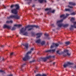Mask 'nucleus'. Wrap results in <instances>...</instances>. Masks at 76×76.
<instances>
[{
	"label": "nucleus",
	"mask_w": 76,
	"mask_h": 76,
	"mask_svg": "<svg viewBox=\"0 0 76 76\" xmlns=\"http://www.w3.org/2000/svg\"><path fill=\"white\" fill-rule=\"evenodd\" d=\"M60 44H61V45H62V44H63V43H62V42H61V43H60Z\"/></svg>",
	"instance_id": "59"
},
{
	"label": "nucleus",
	"mask_w": 76,
	"mask_h": 76,
	"mask_svg": "<svg viewBox=\"0 0 76 76\" xmlns=\"http://www.w3.org/2000/svg\"><path fill=\"white\" fill-rule=\"evenodd\" d=\"M73 63H71L70 62H68L66 64H64L63 65V66L64 68H66L67 66H68L69 65H72L73 64Z\"/></svg>",
	"instance_id": "6"
},
{
	"label": "nucleus",
	"mask_w": 76,
	"mask_h": 76,
	"mask_svg": "<svg viewBox=\"0 0 76 76\" xmlns=\"http://www.w3.org/2000/svg\"><path fill=\"white\" fill-rule=\"evenodd\" d=\"M4 58H2V61H4Z\"/></svg>",
	"instance_id": "58"
},
{
	"label": "nucleus",
	"mask_w": 76,
	"mask_h": 76,
	"mask_svg": "<svg viewBox=\"0 0 76 76\" xmlns=\"http://www.w3.org/2000/svg\"><path fill=\"white\" fill-rule=\"evenodd\" d=\"M51 56V57L50 58H51V57H53V58H54V57H55V56Z\"/></svg>",
	"instance_id": "47"
},
{
	"label": "nucleus",
	"mask_w": 76,
	"mask_h": 76,
	"mask_svg": "<svg viewBox=\"0 0 76 76\" xmlns=\"http://www.w3.org/2000/svg\"><path fill=\"white\" fill-rule=\"evenodd\" d=\"M31 34L32 36H35V32H31Z\"/></svg>",
	"instance_id": "29"
},
{
	"label": "nucleus",
	"mask_w": 76,
	"mask_h": 76,
	"mask_svg": "<svg viewBox=\"0 0 76 76\" xmlns=\"http://www.w3.org/2000/svg\"><path fill=\"white\" fill-rule=\"evenodd\" d=\"M35 76H41V74H37Z\"/></svg>",
	"instance_id": "42"
},
{
	"label": "nucleus",
	"mask_w": 76,
	"mask_h": 76,
	"mask_svg": "<svg viewBox=\"0 0 76 76\" xmlns=\"http://www.w3.org/2000/svg\"><path fill=\"white\" fill-rule=\"evenodd\" d=\"M0 72H3V73H5L2 70H0Z\"/></svg>",
	"instance_id": "41"
},
{
	"label": "nucleus",
	"mask_w": 76,
	"mask_h": 76,
	"mask_svg": "<svg viewBox=\"0 0 76 76\" xmlns=\"http://www.w3.org/2000/svg\"><path fill=\"white\" fill-rule=\"evenodd\" d=\"M1 47H2V48H3V47H4V45H1Z\"/></svg>",
	"instance_id": "52"
},
{
	"label": "nucleus",
	"mask_w": 76,
	"mask_h": 76,
	"mask_svg": "<svg viewBox=\"0 0 76 76\" xmlns=\"http://www.w3.org/2000/svg\"><path fill=\"white\" fill-rule=\"evenodd\" d=\"M41 76H47V75L43 74L42 75H41Z\"/></svg>",
	"instance_id": "44"
},
{
	"label": "nucleus",
	"mask_w": 76,
	"mask_h": 76,
	"mask_svg": "<svg viewBox=\"0 0 76 76\" xmlns=\"http://www.w3.org/2000/svg\"><path fill=\"white\" fill-rule=\"evenodd\" d=\"M36 43H38V44H39L41 43V39H39L36 41Z\"/></svg>",
	"instance_id": "19"
},
{
	"label": "nucleus",
	"mask_w": 76,
	"mask_h": 76,
	"mask_svg": "<svg viewBox=\"0 0 76 76\" xmlns=\"http://www.w3.org/2000/svg\"><path fill=\"white\" fill-rule=\"evenodd\" d=\"M74 20H75V18H72L70 20V21H71L72 22H73Z\"/></svg>",
	"instance_id": "22"
},
{
	"label": "nucleus",
	"mask_w": 76,
	"mask_h": 76,
	"mask_svg": "<svg viewBox=\"0 0 76 76\" xmlns=\"http://www.w3.org/2000/svg\"><path fill=\"white\" fill-rule=\"evenodd\" d=\"M72 68H73V69H76V65H75L74 66H73Z\"/></svg>",
	"instance_id": "40"
},
{
	"label": "nucleus",
	"mask_w": 76,
	"mask_h": 76,
	"mask_svg": "<svg viewBox=\"0 0 76 76\" xmlns=\"http://www.w3.org/2000/svg\"><path fill=\"white\" fill-rule=\"evenodd\" d=\"M51 9H50L46 8L45 9V11H48V10H50Z\"/></svg>",
	"instance_id": "33"
},
{
	"label": "nucleus",
	"mask_w": 76,
	"mask_h": 76,
	"mask_svg": "<svg viewBox=\"0 0 76 76\" xmlns=\"http://www.w3.org/2000/svg\"><path fill=\"white\" fill-rule=\"evenodd\" d=\"M73 28H74V27H71L70 28V30H72V29H73Z\"/></svg>",
	"instance_id": "37"
},
{
	"label": "nucleus",
	"mask_w": 76,
	"mask_h": 76,
	"mask_svg": "<svg viewBox=\"0 0 76 76\" xmlns=\"http://www.w3.org/2000/svg\"><path fill=\"white\" fill-rule=\"evenodd\" d=\"M56 50L55 49H53V50H46L45 52L46 53H47V52H50V53H54L55 52Z\"/></svg>",
	"instance_id": "10"
},
{
	"label": "nucleus",
	"mask_w": 76,
	"mask_h": 76,
	"mask_svg": "<svg viewBox=\"0 0 76 76\" xmlns=\"http://www.w3.org/2000/svg\"><path fill=\"white\" fill-rule=\"evenodd\" d=\"M53 31H55V29H53Z\"/></svg>",
	"instance_id": "62"
},
{
	"label": "nucleus",
	"mask_w": 76,
	"mask_h": 76,
	"mask_svg": "<svg viewBox=\"0 0 76 76\" xmlns=\"http://www.w3.org/2000/svg\"><path fill=\"white\" fill-rule=\"evenodd\" d=\"M38 1L40 3H42L43 2H45V3L47 2V1L46 0H39Z\"/></svg>",
	"instance_id": "16"
},
{
	"label": "nucleus",
	"mask_w": 76,
	"mask_h": 76,
	"mask_svg": "<svg viewBox=\"0 0 76 76\" xmlns=\"http://www.w3.org/2000/svg\"><path fill=\"white\" fill-rule=\"evenodd\" d=\"M71 15H76V13L73 12L71 14Z\"/></svg>",
	"instance_id": "31"
},
{
	"label": "nucleus",
	"mask_w": 76,
	"mask_h": 76,
	"mask_svg": "<svg viewBox=\"0 0 76 76\" xmlns=\"http://www.w3.org/2000/svg\"><path fill=\"white\" fill-rule=\"evenodd\" d=\"M10 37L9 36H8L7 37V38H9Z\"/></svg>",
	"instance_id": "63"
},
{
	"label": "nucleus",
	"mask_w": 76,
	"mask_h": 76,
	"mask_svg": "<svg viewBox=\"0 0 76 76\" xmlns=\"http://www.w3.org/2000/svg\"><path fill=\"white\" fill-rule=\"evenodd\" d=\"M46 36V37H48V34H47L46 33L44 34Z\"/></svg>",
	"instance_id": "35"
},
{
	"label": "nucleus",
	"mask_w": 76,
	"mask_h": 76,
	"mask_svg": "<svg viewBox=\"0 0 76 76\" xmlns=\"http://www.w3.org/2000/svg\"><path fill=\"white\" fill-rule=\"evenodd\" d=\"M34 61H35V60H33V61H30V63H32V62H34Z\"/></svg>",
	"instance_id": "46"
},
{
	"label": "nucleus",
	"mask_w": 76,
	"mask_h": 76,
	"mask_svg": "<svg viewBox=\"0 0 76 76\" xmlns=\"http://www.w3.org/2000/svg\"><path fill=\"white\" fill-rule=\"evenodd\" d=\"M3 7L4 8V9H6V7H5V6H4V5H3Z\"/></svg>",
	"instance_id": "48"
},
{
	"label": "nucleus",
	"mask_w": 76,
	"mask_h": 76,
	"mask_svg": "<svg viewBox=\"0 0 76 76\" xmlns=\"http://www.w3.org/2000/svg\"><path fill=\"white\" fill-rule=\"evenodd\" d=\"M55 64H56V62H53V65H55Z\"/></svg>",
	"instance_id": "57"
},
{
	"label": "nucleus",
	"mask_w": 76,
	"mask_h": 76,
	"mask_svg": "<svg viewBox=\"0 0 76 76\" xmlns=\"http://www.w3.org/2000/svg\"><path fill=\"white\" fill-rule=\"evenodd\" d=\"M12 67L11 66H10V69H11V70H12Z\"/></svg>",
	"instance_id": "56"
},
{
	"label": "nucleus",
	"mask_w": 76,
	"mask_h": 76,
	"mask_svg": "<svg viewBox=\"0 0 76 76\" xmlns=\"http://www.w3.org/2000/svg\"><path fill=\"white\" fill-rule=\"evenodd\" d=\"M45 41H42L41 43V45H45Z\"/></svg>",
	"instance_id": "20"
},
{
	"label": "nucleus",
	"mask_w": 76,
	"mask_h": 76,
	"mask_svg": "<svg viewBox=\"0 0 76 76\" xmlns=\"http://www.w3.org/2000/svg\"><path fill=\"white\" fill-rule=\"evenodd\" d=\"M15 7L16 8L15 9H16V10H19V5L17 4H16L15 5Z\"/></svg>",
	"instance_id": "13"
},
{
	"label": "nucleus",
	"mask_w": 76,
	"mask_h": 76,
	"mask_svg": "<svg viewBox=\"0 0 76 76\" xmlns=\"http://www.w3.org/2000/svg\"><path fill=\"white\" fill-rule=\"evenodd\" d=\"M51 57V56H48L46 58H42L41 59H42V60H43V61H44V62H45V61H46L47 59H49V58H50Z\"/></svg>",
	"instance_id": "8"
},
{
	"label": "nucleus",
	"mask_w": 76,
	"mask_h": 76,
	"mask_svg": "<svg viewBox=\"0 0 76 76\" xmlns=\"http://www.w3.org/2000/svg\"><path fill=\"white\" fill-rule=\"evenodd\" d=\"M26 28H26V27L25 28H21V30H20V34H21V33L23 34V35H25L27 36L28 35V33L27 32H25L26 30ZM29 29L30 28H28Z\"/></svg>",
	"instance_id": "2"
},
{
	"label": "nucleus",
	"mask_w": 76,
	"mask_h": 76,
	"mask_svg": "<svg viewBox=\"0 0 76 76\" xmlns=\"http://www.w3.org/2000/svg\"><path fill=\"white\" fill-rule=\"evenodd\" d=\"M53 45H55L56 47H58L59 45V44L58 43H53Z\"/></svg>",
	"instance_id": "21"
},
{
	"label": "nucleus",
	"mask_w": 76,
	"mask_h": 76,
	"mask_svg": "<svg viewBox=\"0 0 76 76\" xmlns=\"http://www.w3.org/2000/svg\"><path fill=\"white\" fill-rule=\"evenodd\" d=\"M68 7H69V8H70L71 9H73V7L72 6L70 7L69 5L68 6Z\"/></svg>",
	"instance_id": "34"
},
{
	"label": "nucleus",
	"mask_w": 76,
	"mask_h": 76,
	"mask_svg": "<svg viewBox=\"0 0 76 76\" xmlns=\"http://www.w3.org/2000/svg\"><path fill=\"white\" fill-rule=\"evenodd\" d=\"M54 48V45H52L50 46V48Z\"/></svg>",
	"instance_id": "43"
},
{
	"label": "nucleus",
	"mask_w": 76,
	"mask_h": 76,
	"mask_svg": "<svg viewBox=\"0 0 76 76\" xmlns=\"http://www.w3.org/2000/svg\"><path fill=\"white\" fill-rule=\"evenodd\" d=\"M65 10L66 12H67V11H69V12H70V9H65Z\"/></svg>",
	"instance_id": "25"
},
{
	"label": "nucleus",
	"mask_w": 76,
	"mask_h": 76,
	"mask_svg": "<svg viewBox=\"0 0 76 76\" xmlns=\"http://www.w3.org/2000/svg\"><path fill=\"white\" fill-rule=\"evenodd\" d=\"M73 23H74L73 25H71V27H74V28H76V22H74Z\"/></svg>",
	"instance_id": "17"
},
{
	"label": "nucleus",
	"mask_w": 76,
	"mask_h": 76,
	"mask_svg": "<svg viewBox=\"0 0 76 76\" xmlns=\"http://www.w3.org/2000/svg\"><path fill=\"white\" fill-rule=\"evenodd\" d=\"M10 23H13V21L12 20H10Z\"/></svg>",
	"instance_id": "45"
},
{
	"label": "nucleus",
	"mask_w": 76,
	"mask_h": 76,
	"mask_svg": "<svg viewBox=\"0 0 76 76\" xmlns=\"http://www.w3.org/2000/svg\"><path fill=\"white\" fill-rule=\"evenodd\" d=\"M70 43V42H65V44H66V45H69Z\"/></svg>",
	"instance_id": "23"
},
{
	"label": "nucleus",
	"mask_w": 76,
	"mask_h": 76,
	"mask_svg": "<svg viewBox=\"0 0 76 76\" xmlns=\"http://www.w3.org/2000/svg\"><path fill=\"white\" fill-rule=\"evenodd\" d=\"M10 76H13V74H10Z\"/></svg>",
	"instance_id": "53"
},
{
	"label": "nucleus",
	"mask_w": 76,
	"mask_h": 76,
	"mask_svg": "<svg viewBox=\"0 0 76 76\" xmlns=\"http://www.w3.org/2000/svg\"><path fill=\"white\" fill-rule=\"evenodd\" d=\"M64 16H65L64 15H61L60 16V18H63V19H64V18L65 17Z\"/></svg>",
	"instance_id": "24"
},
{
	"label": "nucleus",
	"mask_w": 76,
	"mask_h": 76,
	"mask_svg": "<svg viewBox=\"0 0 76 76\" xmlns=\"http://www.w3.org/2000/svg\"><path fill=\"white\" fill-rule=\"evenodd\" d=\"M64 53H66L67 56H70L71 54L68 52L69 50H64Z\"/></svg>",
	"instance_id": "11"
},
{
	"label": "nucleus",
	"mask_w": 76,
	"mask_h": 76,
	"mask_svg": "<svg viewBox=\"0 0 76 76\" xmlns=\"http://www.w3.org/2000/svg\"><path fill=\"white\" fill-rule=\"evenodd\" d=\"M31 51H33L34 50V48H31Z\"/></svg>",
	"instance_id": "54"
},
{
	"label": "nucleus",
	"mask_w": 76,
	"mask_h": 76,
	"mask_svg": "<svg viewBox=\"0 0 76 76\" xmlns=\"http://www.w3.org/2000/svg\"><path fill=\"white\" fill-rule=\"evenodd\" d=\"M13 53H10V58H12V56H13Z\"/></svg>",
	"instance_id": "26"
},
{
	"label": "nucleus",
	"mask_w": 76,
	"mask_h": 76,
	"mask_svg": "<svg viewBox=\"0 0 76 76\" xmlns=\"http://www.w3.org/2000/svg\"><path fill=\"white\" fill-rule=\"evenodd\" d=\"M15 29H16V27H13L12 28V31H13L14 30H15Z\"/></svg>",
	"instance_id": "30"
},
{
	"label": "nucleus",
	"mask_w": 76,
	"mask_h": 76,
	"mask_svg": "<svg viewBox=\"0 0 76 76\" xmlns=\"http://www.w3.org/2000/svg\"><path fill=\"white\" fill-rule=\"evenodd\" d=\"M72 76H75V75H72Z\"/></svg>",
	"instance_id": "64"
},
{
	"label": "nucleus",
	"mask_w": 76,
	"mask_h": 76,
	"mask_svg": "<svg viewBox=\"0 0 76 76\" xmlns=\"http://www.w3.org/2000/svg\"><path fill=\"white\" fill-rule=\"evenodd\" d=\"M7 19H10V16H9V17H7Z\"/></svg>",
	"instance_id": "55"
},
{
	"label": "nucleus",
	"mask_w": 76,
	"mask_h": 76,
	"mask_svg": "<svg viewBox=\"0 0 76 76\" xmlns=\"http://www.w3.org/2000/svg\"><path fill=\"white\" fill-rule=\"evenodd\" d=\"M11 12L12 13H13V14H14V15H18V11H17V10L15 9L12 10H11Z\"/></svg>",
	"instance_id": "7"
},
{
	"label": "nucleus",
	"mask_w": 76,
	"mask_h": 76,
	"mask_svg": "<svg viewBox=\"0 0 76 76\" xmlns=\"http://www.w3.org/2000/svg\"><path fill=\"white\" fill-rule=\"evenodd\" d=\"M25 65H26V64H24L23 65H22L21 66V68H22V67H23V66H25Z\"/></svg>",
	"instance_id": "38"
},
{
	"label": "nucleus",
	"mask_w": 76,
	"mask_h": 76,
	"mask_svg": "<svg viewBox=\"0 0 76 76\" xmlns=\"http://www.w3.org/2000/svg\"><path fill=\"white\" fill-rule=\"evenodd\" d=\"M6 23H10V21H8V20L7 21Z\"/></svg>",
	"instance_id": "39"
},
{
	"label": "nucleus",
	"mask_w": 76,
	"mask_h": 76,
	"mask_svg": "<svg viewBox=\"0 0 76 76\" xmlns=\"http://www.w3.org/2000/svg\"><path fill=\"white\" fill-rule=\"evenodd\" d=\"M50 11H49L48 12L47 14H48V15H49V14H50Z\"/></svg>",
	"instance_id": "50"
},
{
	"label": "nucleus",
	"mask_w": 76,
	"mask_h": 76,
	"mask_svg": "<svg viewBox=\"0 0 76 76\" xmlns=\"http://www.w3.org/2000/svg\"><path fill=\"white\" fill-rule=\"evenodd\" d=\"M60 52V50H57L56 51V53H57L58 54H59V55H60V54H61V53H59V52Z\"/></svg>",
	"instance_id": "32"
},
{
	"label": "nucleus",
	"mask_w": 76,
	"mask_h": 76,
	"mask_svg": "<svg viewBox=\"0 0 76 76\" xmlns=\"http://www.w3.org/2000/svg\"><path fill=\"white\" fill-rule=\"evenodd\" d=\"M62 53L64 54L63 55V56H64V57H66V56H67V54H64V52H62Z\"/></svg>",
	"instance_id": "27"
},
{
	"label": "nucleus",
	"mask_w": 76,
	"mask_h": 76,
	"mask_svg": "<svg viewBox=\"0 0 76 76\" xmlns=\"http://www.w3.org/2000/svg\"><path fill=\"white\" fill-rule=\"evenodd\" d=\"M42 33H38L36 34V35H37V38H39L41 37V36L42 35Z\"/></svg>",
	"instance_id": "12"
},
{
	"label": "nucleus",
	"mask_w": 76,
	"mask_h": 76,
	"mask_svg": "<svg viewBox=\"0 0 76 76\" xmlns=\"http://www.w3.org/2000/svg\"><path fill=\"white\" fill-rule=\"evenodd\" d=\"M31 52L32 51H30L27 53L26 55L25 56V57L23 58V61H26L27 60L30 59V57L28 55H29V54H30L31 53Z\"/></svg>",
	"instance_id": "3"
},
{
	"label": "nucleus",
	"mask_w": 76,
	"mask_h": 76,
	"mask_svg": "<svg viewBox=\"0 0 76 76\" xmlns=\"http://www.w3.org/2000/svg\"><path fill=\"white\" fill-rule=\"evenodd\" d=\"M33 27H35V28H38V26L36 25H28L26 26V28H30L28 29V31H31L32 30V29H33Z\"/></svg>",
	"instance_id": "4"
},
{
	"label": "nucleus",
	"mask_w": 76,
	"mask_h": 76,
	"mask_svg": "<svg viewBox=\"0 0 76 76\" xmlns=\"http://www.w3.org/2000/svg\"><path fill=\"white\" fill-rule=\"evenodd\" d=\"M13 5H12L11 6V8H13Z\"/></svg>",
	"instance_id": "51"
},
{
	"label": "nucleus",
	"mask_w": 76,
	"mask_h": 76,
	"mask_svg": "<svg viewBox=\"0 0 76 76\" xmlns=\"http://www.w3.org/2000/svg\"><path fill=\"white\" fill-rule=\"evenodd\" d=\"M63 20L62 19L57 21L56 24L58 25V27H61L63 26L64 27V28H66V27H67L68 26H69V24H68L64 25L63 23H62L61 22H63Z\"/></svg>",
	"instance_id": "1"
},
{
	"label": "nucleus",
	"mask_w": 76,
	"mask_h": 76,
	"mask_svg": "<svg viewBox=\"0 0 76 76\" xmlns=\"http://www.w3.org/2000/svg\"><path fill=\"white\" fill-rule=\"evenodd\" d=\"M57 29H59V27H58L57 28Z\"/></svg>",
	"instance_id": "61"
},
{
	"label": "nucleus",
	"mask_w": 76,
	"mask_h": 76,
	"mask_svg": "<svg viewBox=\"0 0 76 76\" xmlns=\"http://www.w3.org/2000/svg\"><path fill=\"white\" fill-rule=\"evenodd\" d=\"M14 26H17V27H19V28H20L21 26H22V25H17V24H15L14 25Z\"/></svg>",
	"instance_id": "18"
},
{
	"label": "nucleus",
	"mask_w": 76,
	"mask_h": 76,
	"mask_svg": "<svg viewBox=\"0 0 76 76\" xmlns=\"http://www.w3.org/2000/svg\"><path fill=\"white\" fill-rule=\"evenodd\" d=\"M54 12H55V10H53L52 12L53 13H54Z\"/></svg>",
	"instance_id": "49"
},
{
	"label": "nucleus",
	"mask_w": 76,
	"mask_h": 76,
	"mask_svg": "<svg viewBox=\"0 0 76 76\" xmlns=\"http://www.w3.org/2000/svg\"><path fill=\"white\" fill-rule=\"evenodd\" d=\"M69 4L70 5H72V6H76V4L73 2H69Z\"/></svg>",
	"instance_id": "15"
},
{
	"label": "nucleus",
	"mask_w": 76,
	"mask_h": 76,
	"mask_svg": "<svg viewBox=\"0 0 76 76\" xmlns=\"http://www.w3.org/2000/svg\"><path fill=\"white\" fill-rule=\"evenodd\" d=\"M10 18H11V19L14 18L16 19H19L20 18V17L18 15H12L10 16Z\"/></svg>",
	"instance_id": "5"
},
{
	"label": "nucleus",
	"mask_w": 76,
	"mask_h": 76,
	"mask_svg": "<svg viewBox=\"0 0 76 76\" xmlns=\"http://www.w3.org/2000/svg\"><path fill=\"white\" fill-rule=\"evenodd\" d=\"M66 16H65V17L64 18V19H66V18H67V16H69V14H66Z\"/></svg>",
	"instance_id": "28"
},
{
	"label": "nucleus",
	"mask_w": 76,
	"mask_h": 76,
	"mask_svg": "<svg viewBox=\"0 0 76 76\" xmlns=\"http://www.w3.org/2000/svg\"><path fill=\"white\" fill-rule=\"evenodd\" d=\"M22 45H23L24 47H25V48H26L27 50H28V48H29V46H28V44H22L21 45V47H22Z\"/></svg>",
	"instance_id": "9"
},
{
	"label": "nucleus",
	"mask_w": 76,
	"mask_h": 76,
	"mask_svg": "<svg viewBox=\"0 0 76 76\" xmlns=\"http://www.w3.org/2000/svg\"><path fill=\"white\" fill-rule=\"evenodd\" d=\"M51 26H52V27H55V26H54V24H52L51 25Z\"/></svg>",
	"instance_id": "36"
},
{
	"label": "nucleus",
	"mask_w": 76,
	"mask_h": 76,
	"mask_svg": "<svg viewBox=\"0 0 76 76\" xmlns=\"http://www.w3.org/2000/svg\"><path fill=\"white\" fill-rule=\"evenodd\" d=\"M34 6H35V5H33L32 6V7H34Z\"/></svg>",
	"instance_id": "60"
},
{
	"label": "nucleus",
	"mask_w": 76,
	"mask_h": 76,
	"mask_svg": "<svg viewBox=\"0 0 76 76\" xmlns=\"http://www.w3.org/2000/svg\"><path fill=\"white\" fill-rule=\"evenodd\" d=\"M3 27L4 28H7V29H9V28H10V26H7L5 24L4 25V26Z\"/></svg>",
	"instance_id": "14"
}]
</instances>
